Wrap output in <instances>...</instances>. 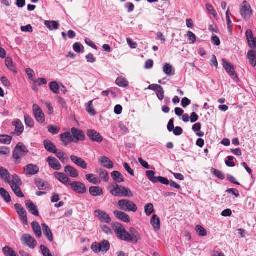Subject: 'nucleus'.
<instances>
[{
  "label": "nucleus",
  "instance_id": "2eb2a0df",
  "mask_svg": "<svg viewBox=\"0 0 256 256\" xmlns=\"http://www.w3.org/2000/svg\"><path fill=\"white\" fill-rule=\"evenodd\" d=\"M123 186L118 185L117 183L112 184L108 187L111 194L116 197L120 196L121 190Z\"/></svg>",
  "mask_w": 256,
  "mask_h": 256
},
{
  "label": "nucleus",
  "instance_id": "a18cd8bd",
  "mask_svg": "<svg viewBox=\"0 0 256 256\" xmlns=\"http://www.w3.org/2000/svg\"><path fill=\"white\" fill-rule=\"evenodd\" d=\"M47 128L48 132L53 135L58 134L60 130V128L56 125H50Z\"/></svg>",
  "mask_w": 256,
  "mask_h": 256
},
{
  "label": "nucleus",
  "instance_id": "e433bc0d",
  "mask_svg": "<svg viewBox=\"0 0 256 256\" xmlns=\"http://www.w3.org/2000/svg\"><path fill=\"white\" fill-rule=\"evenodd\" d=\"M20 186L18 184H12V186H11L10 187L12 190V191L14 192L15 194L18 198H24V194L22 193L20 188Z\"/></svg>",
  "mask_w": 256,
  "mask_h": 256
},
{
  "label": "nucleus",
  "instance_id": "09e8293b",
  "mask_svg": "<svg viewBox=\"0 0 256 256\" xmlns=\"http://www.w3.org/2000/svg\"><path fill=\"white\" fill-rule=\"evenodd\" d=\"M2 250L6 256H16L14 250L8 246L4 248Z\"/></svg>",
  "mask_w": 256,
  "mask_h": 256
},
{
  "label": "nucleus",
  "instance_id": "ddd939ff",
  "mask_svg": "<svg viewBox=\"0 0 256 256\" xmlns=\"http://www.w3.org/2000/svg\"><path fill=\"white\" fill-rule=\"evenodd\" d=\"M24 171L26 175L34 176L39 172L40 168L38 166L30 164L24 167Z\"/></svg>",
  "mask_w": 256,
  "mask_h": 256
},
{
  "label": "nucleus",
  "instance_id": "473e14b6",
  "mask_svg": "<svg viewBox=\"0 0 256 256\" xmlns=\"http://www.w3.org/2000/svg\"><path fill=\"white\" fill-rule=\"evenodd\" d=\"M32 226L36 236H37L38 238H40L42 236V234L41 228L38 222H32Z\"/></svg>",
  "mask_w": 256,
  "mask_h": 256
},
{
  "label": "nucleus",
  "instance_id": "ea45409f",
  "mask_svg": "<svg viewBox=\"0 0 256 256\" xmlns=\"http://www.w3.org/2000/svg\"><path fill=\"white\" fill-rule=\"evenodd\" d=\"M99 248L100 252H108L110 248V244L108 240H104L99 243Z\"/></svg>",
  "mask_w": 256,
  "mask_h": 256
},
{
  "label": "nucleus",
  "instance_id": "79ce46f5",
  "mask_svg": "<svg viewBox=\"0 0 256 256\" xmlns=\"http://www.w3.org/2000/svg\"><path fill=\"white\" fill-rule=\"evenodd\" d=\"M0 194L6 202H11V197L9 193L4 188H0Z\"/></svg>",
  "mask_w": 256,
  "mask_h": 256
},
{
  "label": "nucleus",
  "instance_id": "864d4df0",
  "mask_svg": "<svg viewBox=\"0 0 256 256\" xmlns=\"http://www.w3.org/2000/svg\"><path fill=\"white\" fill-rule=\"evenodd\" d=\"M212 172L218 178L223 180L225 178V176L222 172L219 170H216L214 168L212 169Z\"/></svg>",
  "mask_w": 256,
  "mask_h": 256
},
{
  "label": "nucleus",
  "instance_id": "5fc2aeb1",
  "mask_svg": "<svg viewBox=\"0 0 256 256\" xmlns=\"http://www.w3.org/2000/svg\"><path fill=\"white\" fill-rule=\"evenodd\" d=\"M164 72L168 76H172L174 73H172V67L170 64H166L163 68Z\"/></svg>",
  "mask_w": 256,
  "mask_h": 256
},
{
  "label": "nucleus",
  "instance_id": "20e7f679",
  "mask_svg": "<svg viewBox=\"0 0 256 256\" xmlns=\"http://www.w3.org/2000/svg\"><path fill=\"white\" fill-rule=\"evenodd\" d=\"M222 66L228 74L231 76L235 82H238V77L236 73L233 65L226 59H222Z\"/></svg>",
  "mask_w": 256,
  "mask_h": 256
},
{
  "label": "nucleus",
  "instance_id": "c03bdc74",
  "mask_svg": "<svg viewBox=\"0 0 256 256\" xmlns=\"http://www.w3.org/2000/svg\"><path fill=\"white\" fill-rule=\"evenodd\" d=\"M12 136L8 135L0 136V143L4 144H9L12 142Z\"/></svg>",
  "mask_w": 256,
  "mask_h": 256
},
{
  "label": "nucleus",
  "instance_id": "dca6fc26",
  "mask_svg": "<svg viewBox=\"0 0 256 256\" xmlns=\"http://www.w3.org/2000/svg\"><path fill=\"white\" fill-rule=\"evenodd\" d=\"M70 158L72 162L77 166L84 170H86L88 168L87 163L82 158H78V156L74 155L71 156Z\"/></svg>",
  "mask_w": 256,
  "mask_h": 256
},
{
  "label": "nucleus",
  "instance_id": "69168bd1",
  "mask_svg": "<svg viewBox=\"0 0 256 256\" xmlns=\"http://www.w3.org/2000/svg\"><path fill=\"white\" fill-rule=\"evenodd\" d=\"M124 190V194L123 197L131 198L133 197L134 194L132 191L128 188L123 186L122 189Z\"/></svg>",
  "mask_w": 256,
  "mask_h": 256
},
{
  "label": "nucleus",
  "instance_id": "72a5a7b5",
  "mask_svg": "<svg viewBox=\"0 0 256 256\" xmlns=\"http://www.w3.org/2000/svg\"><path fill=\"white\" fill-rule=\"evenodd\" d=\"M248 40V44L250 48H256V37H254L253 33H246Z\"/></svg>",
  "mask_w": 256,
  "mask_h": 256
},
{
  "label": "nucleus",
  "instance_id": "c756f323",
  "mask_svg": "<svg viewBox=\"0 0 256 256\" xmlns=\"http://www.w3.org/2000/svg\"><path fill=\"white\" fill-rule=\"evenodd\" d=\"M0 176L5 182L8 183L10 179V174L6 169L2 167L0 169Z\"/></svg>",
  "mask_w": 256,
  "mask_h": 256
},
{
  "label": "nucleus",
  "instance_id": "f704fd0d",
  "mask_svg": "<svg viewBox=\"0 0 256 256\" xmlns=\"http://www.w3.org/2000/svg\"><path fill=\"white\" fill-rule=\"evenodd\" d=\"M247 56L250 65L252 67H254L256 66V56L254 51L252 50L248 51Z\"/></svg>",
  "mask_w": 256,
  "mask_h": 256
},
{
  "label": "nucleus",
  "instance_id": "4d7b16f0",
  "mask_svg": "<svg viewBox=\"0 0 256 256\" xmlns=\"http://www.w3.org/2000/svg\"><path fill=\"white\" fill-rule=\"evenodd\" d=\"M86 109L90 114L92 116H94L96 114V112L94 108H93L92 100L88 102Z\"/></svg>",
  "mask_w": 256,
  "mask_h": 256
},
{
  "label": "nucleus",
  "instance_id": "37998d69",
  "mask_svg": "<svg viewBox=\"0 0 256 256\" xmlns=\"http://www.w3.org/2000/svg\"><path fill=\"white\" fill-rule=\"evenodd\" d=\"M99 175L104 182H108L110 176L108 172L106 170L100 169Z\"/></svg>",
  "mask_w": 256,
  "mask_h": 256
},
{
  "label": "nucleus",
  "instance_id": "393cba45",
  "mask_svg": "<svg viewBox=\"0 0 256 256\" xmlns=\"http://www.w3.org/2000/svg\"><path fill=\"white\" fill-rule=\"evenodd\" d=\"M12 124V125L16 127L15 132L17 134V136H18L21 134L24 130V127L22 122L20 120L17 119L14 121Z\"/></svg>",
  "mask_w": 256,
  "mask_h": 256
},
{
  "label": "nucleus",
  "instance_id": "f3484780",
  "mask_svg": "<svg viewBox=\"0 0 256 256\" xmlns=\"http://www.w3.org/2000/svg\"><path fill=\"white\" fill-rule=\"evenodd\" d=\"M55 177L62 183L66 186L70 185V180L66 175L62 172H55L54 174Z\"/></svg>",
  "mask_w": 256,
  "mask_h": 256
},
{
  "label": "nucleus",
  "instance_id": "0eeeda50",
  "mask_svg": "<svg viewBox=\"0 0 256 256\" xmlns=\"http://www.w3.org/2000/svg\"><path fill=\"white\" fill-rule=\"evenodd\" d=\"M72 189L78 194H84L86 192L85 184L80 182H74L70 184Z\"/></svg>",
  "mask_w": 256,
  "mask_h": 256
},
{
  "label": "nucleus",
  "instance_id": "2f4dec72",
  "mask_svg": "<svg viewBox=\"0 0 256 256\" xmlns=\"http://www.w3.org/2000/svg\"><path fill=\"white\" fill-rule=\"evenodd\" d=\"M44 24L50 30H56L60 26L58 22L54 20H46Z\"/></svg>",
  "mask_w": 256,
  "mask_h": 256
},
{
  "label": "nucleus",
  "instance_id": "7c9ffc66",
  "mask_svg": "<svg viewBox=\"0 0 256 256\" xmlns=\"http://www.w3.org/2000/svg\"><path fill=\"white\" fill-rule=\"evenodd\" d=\"M86 180L90 183L93 184L95 185H98L100 184V180L95 176V175L92 174H88L86 176Z\"/></svg>",
  "mask_w": 256,
  "mask_h": 256
},
{
  "label": "nucleus",
  "instance_id": "bb28decb",
  "mask_svg": "<svg viewBox=\"0 0 256 256\" xmlns=\"http://www.w3.org/2000/svg\"><path fill=\"white\" fill-rule=\"evenodd\" d=\"M64 172L72 178H76L78 176L77 170L70 165H68L64 168Z\"/></svg>",
  "mask_w": 256,
  "mask_h": 256
},
{
  "label": "nucleus",
  "instance_id": "13d9d810",
  "mask_svg": "<svg viewBox=\"0 0 256 256\" xmlns=\"http://www.w3.org/2000/svg\"><path fill=\"white\" fill-rule=\"evenodd\" d=\"M206 6L209 13L212 15L214 18H216L218 15L217 12L213 6L210 4H206Z\"/></svg>",
  "mask_w": 256,
  "mask_h": 256
},
{
  "label": "nucleus",
  "instance_id": "680f3d73",
  "mask_svg": "<svg viewBox=\"0 0 256 256\" xmlns=\"http://www.w3.org/2000/svg\"><path fill=\"white\" fill-rule=\"evenodd\" d=\"M234 158L232 156H228L227 157V160L226 161V164L228 166L234 167L235 166V163L233 161Z\"/></svg>",
  "mask_w": 256,
  "mask_h": 256
},
{
  "label": "nucleus",
  "instance_id": "0e129e2a",
  "mask_svg": "<svg viewBox=\"0 0 256 256\" xmlns=\"http://www.w3.org/2000/svg\"><path fill=\"white\" fill-rule=\"evenodd\" d=\"M186 36L188 38V40L190 44H194L196 41V36L194 33H188Z\"/></svg>",
  "mask_w": 256,
  "mask_h": 256
},
{
  "label": "nucleus",
  "instance_id": "6e6d98bb",
  "mask_svg": "<svg viewBox=\"0 0 256 256\" xmlns=\"http://www.w3.org/2000/svg\"><path fill=\"white\" fill-rule=\"evenodd\" d=\"M130 234L136 240V242H138V240L140 239V236L139 232L134 228H130Z\"/></svg>",
  "mask_w": 256,
  "mask_h": 256
},
{
  "label": "nucleus",
  "instance_id": "aec40b11",
  "mask_svg": "<svg viewBox=\"0 0 256 256\" xmlns=\"http://www.w3.org/2000/svg\"><path fill=\"white\" fill-rule=\"evenodd\" d=\"M60 138L65 146L72 142H73L74 138L70 132H66L60 134Z\"/></svg>",
  "mask_w": 256,
  "mask_h": 256
},
{
  "label": "nucleus",
  "instance_id": "6e6552de",
  "mask_svg": "<svg viewBox=\"0 0 256 256\" xmlns=\"http://www.w3.org/2000/svg\"><path fill=\"white\" fill-rule=\"evenodd\" d=\"M16 210L20 217L21 220L24 224H28L27 212L22 206L19 204H14Z\"/></svg>",
  "mask_w": 256,
  "mask_h": 256
},
{
  "label": "nucleus",
  "instance_id": "338daca9",
  "mask_svg": "<svg viewBox=\"0 0 256 256\" xmlns=\"http://www.w3.org/2000/svg\"><path fill=\"white\" fill-rule=\"evenodd\" d=\"M226 192L228 194H232V195L234 196L236 198H238L240 196L239 192L238 190L236 188H228V189Z\"/></svg>",
  "mask_w": 256,
  "mask_h": 256
},
{
  "label": "nucleus",
  "instance_id": "603ef678",
  "mask_svg": "<svg viewBox=\"0 0 256 256\" xmlns=\"http://www.w3.org/2000/svg\"><path fill=\"white\" fill-rule=\"evenodd\" d=\"M196 230L200 236H204L207 234L206 230L201 226L197 225L196 227Z\"/></svg>",
  "mask_w": 256,
  "mask_h": 256
},
{
  "label": "nucleus",
  "instance_id": "a211bd4d",
  "mask_svg": "<svg viewBox=\"0 0 256 256\" xmlns=\"http://www.w3.org/2000/svg\"><path fill=\"white\" fill-rule=\"evenodd\" d=\"M46 161L50 167L52 169L58 170L62 168L60 162L56 158L52 156H49L47 158Z\"/></svg>",
  "mask_w": 256,
  "mask_h": 256
},
{
  "label": "nucleus",
  "instance_id": "3c124183",
  "mask_svg": "<svg viewBox=\"0 0 256 256\" xmlns=\"http://www.w3.org/2000/svg\"><path fill=\"white\" fill-rule=\"evenodd\" d=\"M146 214L147 216H150L154 212V208L152 204L149 203L144 206Z\"/></svg>",
  "mask_w": 256,
  "mask_h": 256
},
{
  "label": "nucleus",
  "instance_id": "de8ad7c7",
  "mask_svg": "<svg viewBox=\"0 0 256 256\" xmlns=\"http://www.w3.org/2000/svg\"><path fill=\"white\" fill-rule=\"evenodd\" d=\"M24 118L26 124L30 128H33L34 125V120L27 114H24Z\"/></svg>",
  "mask_w": 256,
  "mask_h": 256
},
{
  "label": "nucleus",
  "instance_id": "052dcab7",
  "mask_svg": "<svg viewBox=\"0 0 256 256\" xmlns=\"http://www.w3.org/2000/svg\"><path fill=\"white\" fill-rule=\"evenodd\" d=\"M158 182L164 185H168L170 183V181L167 178L162 177L160 176H158V178H156V183H157Z\"/></svg>",
  "mask_w": 256,
  "mask_h": 256
},
{
  "label": "nucleus",
  "instance_id": "4c0bfd02",
  "mask_svg": "<svg viewBox=\"0 0 256 256\" xmlns=\"http://www.w3.org/2000/svg\"><path fill=\"white\" fill-rule=\"evenodd\" d=\"M6 65L10 71L14 73H17V70L15 66L14 65L12 58L8 57L5 60Z\"/></svg>",
  "mask_w": 256,
  "mask_h": 256
},
{
  "label": "nucleus",
  "instance_id": "39448f33",
  "mask_svg": "<svg viewBox=\"0 0 256 256\" xmlns=\"http://www.w3.org/2000/svg\"><path fill=\"white\" fill-rule=\"evenodd\" d=\"M33 114L36 120L40 124H42L45 122V115L40 106L34 104L32 107Z\"/></svg>",
  "mask_w": 256,
  "mask_h": 256
},
{
  "label": "nucleus",
  "instance_id": "f8f14e48",
  "mask_svg": "<svg viewBox=\"0 0 256 256\" xmlns=\"http://www.w3.org/2000/svg\"><path fill=\"white\" fill-rule=\"evenodd\" d=\"M34 181L35 184L40 190H50L52 189L51 186L48 182L40 178H36Z\"/></svg>",
  "mask_w": 256,
  "mask_h": 256
},
{
  "label": "nucleus",
  "instance_id": "1a4fd4ad",
  "mask_svg": "<svg viewBox=\"0 0 256 256\" xmlns=\"http://www.w3.org/2000/svg\"><path fill=\"white\" fill-rule=\"evenodd\" d=\"M72 136L73 137V142L76 143L79 141H83L85 138V135L83 132L76 128H72L71 129Z\"/></svg>",
  "mask_w": 256,
  "mask_h": 256
},
{
  "label": "nucleus",
  "instance_id": "f257e3e1",
  "mask_svg": "<svg viewBox=\"0 0 256 256\" xmlns=\"http://www.w3.org/2000/svg\"><path fill=\"white\" fill-rule=\"evenodd\" d=\"M113 226L117 236L120 239L134 244L138 242H136L132 236L125 230L122 224L116 222L114 224Z\"/></svg>",
  "mask_w": 256,
  "mask_h": 256
},
{
  "label": "nucleus",
  "instance_id": "8fccbe9b",
  "mask_svg": "<svg viewBox=\"0 0 256 256\" xmlns=\"http://www.w3.org/2000/svg\"><path fill=\"white\" fill-rule=\"evenodd\" d=\"M154 174L155 172L153 170H148L146 172V176L148 179L152 182L156 184V181L158 176H155Z\"/></svg>",
  "mask_w": 256,
  "mask_h": 256
},
{
  "label": "nucleus",
  "instance_id": "a19ab883",
  "mask_svg": "<svg viewBox=\"0 0 256 256\" xmlns=\"http://www.w3.org/2000/svg\"><path fill=\"white\" fill-rule=\"evenodd\" d=\"M8 184H10V186H12L13 184H14L22 186V182L18 176L17 174H14L12 176V180H10Z\"/></svg>",
  "mask_w": 256,
  "mask_h": 256
},
{
  "label": "nucleus",
  "instance_id": "4468645a",
  "mask_svg": "<svg viewBox=\"0 0 256 256\" xmlns=\"http://www.w3.org/2000/svg\"><path fill=\"white\" fill-rule=\"evenodd\" d=\"M87 135L90 139L93 142H100L103 140V138L99 132L94 130H87Z\"/></svg>",
  "mask_w": 256,
  "mask_h": 256
},
{
  "label": "nucleus",
  "instance_id": "cd10ccee",
  "mask_svg": "<svg viewBox=\"0 0 256 256\" xmlns=\"http://www.w3.org/2000/svg\"><path fill=\"white\" fill-rule=\"evenodd\" d=\"M42 226L44 234L47 237L50 242H52L54 240L53 236L49 227L46 224H42Z\"/></svg>",
  "mask_w": 256,
  "mask_h": 256
},
{
  "label": "nucleus",
  "instance_id": "c85d7f7f",
  "mask_svg": "<svg viewBox=\"0 0 256 256\" xmlns=\"http://www.w3.org/2000/svg\"><path fill=\"white\" fill-rule=\"evenodd\" d=\"M111 176L113 180L116 182H124V179L122 174L118 171H114L111 174Z\"/></svg>",
  "mask_w": 256,
  "mask_h": 256
},
{
  "label": "nucleus",
  "instance_id": "4be33fe9",
  "mask_svg": "<svg viewBox=\"0 0 256 256\" xmlns=\"http://www.w3.org/2000/svg\"><path fill=\"white\" fill-rule=\"evenodd\" d=\"M26 205L28 210L34 216H38L39 212L37 206L30 200H26Z\"/></svg>",
  "mask_w": 256,
  "mask_h": 256
},
{
  "label": "nucleus",
  "instance_id": "5701e85b",
  "mask_svg": "<svg viewBox=\"0 0 256 256\" xmlns=\"http://www.w3.org/2000/svg\"><path fill=\"white\" fill-rule=\"evenodd\" d=\"M114 214L117 218L124 222H129L130 221L129 216L123 212L114 210Z\"/></svg>",
  "mask_w": 256,
  "mask_h": 256
},
{
  "label": "nucleus",
  "instance_id": "7ed1b4c3",
  "mask_svg": "<svg viewBox=\"0 0 256 256\" xmlns=\"http://www.w3.org/2000/svg\"><path fill=\"white\" fill-rule=\"evenodd\" d=\"M118 206L120 210L124 212H136L138 210L136 205L134 202L128 200H120L118 202Z\"/></svg>",
  "mask_w": 256,
  "mask_h": 256
},
{
  "label": "nucleus",
  "instance_id": "9b49d317",
  "mask_svg": "<svg viewBox=\"0 0 256 256\" xmlns=\"http://www.w3.org/2000/svg\"><path fill=\"white\" fill-rule=\"evenodd\" d=\"M240 14L244 19L250 18L252 14V10L250 6L246 1L242 2V8L240 10Z\"/></svg>",
  "mask_w": 256,
  "mask_h": 256
},
{
  "label": "nucleus",
  "instance_id": "49530a36",
  "mask_svg": "<svg viewBox=\"0 0 256 256\" xmlns=\"http://www.w3.org/2000/svg\"><path fill=\"white\" fill-rule=\"evenodd\" d=\"M49 86L50 90L54 94H58L60 93V87L56 82H52L50 83Z\"/></svg>",
  "mask_w": 256,
  "mask_h": 256
},
{
  "label": "nucleus",
  "instance_id": "774afa93",
  "mask_svg": "<svg viewBox=\"0 0 256 256\" xmlns=\"http://www.w3.org/2000/svg\"><path fill=\"white\" fill-rule=\"evenodd\" d=\"M82 48H84V47L80 43L76 42V43H75L73 45V49L76 52H84L82 51Z\"/></svg>",
  "mask_w": 256,
  "mask_h": 256
},
{
  "label": "nucleus",
  "instance_id": "f03ea898",
  "mask_svg": "<svg viewBox=\"0 0 256 256\" xmlns=\"http://www.w3.org/2000/svg\"><path fill=\"white\" fill-rule=\"evenodd\" d=\"M29 150L22 143L18 142L12 152V157L14 159L15 164H20V159L26 156Z\"/></svg>",
  "mask_w": 256,
  "mask_h": 256
},
{
  "label": "nucleus",
  "instance_id": "6ab92c4d",
  "mask_svg": "<svg viewBox=\"0 0 256 256\" xmlns=\"http://www.w3.org/2000/svg\"><path fill=\"white\" fill-rule=\"evenodd\" d=\"M98 161L102 166L108 169H111L114 167L113 162L106 156L100 157L98 158Z\"/></svg>",
  "mask_w": 256,
  "mask_h": 256
},
{
  "label": "nucleus",
  "instance_id": "a878e982",
  "mask_svg": "<svg viewBox=\"0 0 256 256\" xmlns=\"http://www.w3.org/2000/svg\"><path fill=\"white\" fill-rule=\"evenodd\" d=\"M90 194L92 196H98L104 194L103 190L100 186H91L89 189Z\"/></svg>",
  "mask_w": 256,
  "mask_h": 256
},
{
  "label": "nucleus",
  "instance_id": "bf43d9fd",
  "mask_svg": "<svg viewBox=\"0 0 256 256\" xmlns=\"http://www.w3.org/2000/svg\"><path fill=\"white\" fill-rule=\"evenodd\" d=\"M40 248L44 256H52L50 250L44 245H41Z\"/></svg>",
  "mask_w": 256,
  "mask_h": 256
},
{
  "label": "nucleus",
  "instance_id": "412c9836",
  "mask_svg": "<svg viewBox=\"0 0 256 256\" xmlns=\"http://www.w3.org/2000/svg\"><path fill=\"white\" fill-rule=\"evenodd\" d=\"M43 143L45 149L48 152L52 154L56 153V147L50 140H45Z\"/></svg>",
  "mask_w": 256,
  "mask_h": 256
},
{
  "label": "nucleus",
  "instance_id": "9d476101",
  "mask_svg": "<svg viewBox=\"0 0 256 256\" xmlns=\"http://www.w3.org/2000/svg\"><path fill=\"white\" fill-rule=\"evenodd\" d=\"M94 214L102 222L109 224L112 221L109 214L104 211L97 210L94 212Z\"/></svg>",
  "mask_w": 256,
  "mask_h": 256
},
{
  "label": "nucleus",
  "instance_id": "423d86ee",
  "mask_svg": "<svg viewBox=\"0 0 256 256\" xmlns=\"http://www.w3.org/2000/svg\"><path fill=\"white\" fill-rule=\"evenodd\" d=\"M20 240L22 244L32 249L34 248L37 244V242L34 238L29 234H23Z\"/></svg>",
  "mask_w": 256,
  "mask_h": 256
},
{
  "label": "nucleus",
  "instance_id": "58836bf2",
  "mask_svg": "<svg viewBox=\"0 0 256 256\" xmlns=\"http://www.w3.org/2000/svg\"><path fill=\"white\" fill-rule=\"evenodd\" d=\"M116 84L122 88H125L128 86V82L124 77H118L116 80Z\"/></svg>",
  "mask_w": 256,
  "mask_h": 256
},
{
  "label": "nucleus",
  "instance_id": "c9c22d12",
  "mask_svg": "<svg viewBox=\"0 0 256 256\" xmlns=\"http://www.w3.org/2000/svg\"><path fill=\"white\" fill-rule=\"evenodd\" d=\"M56 154V157L63 163H66L68 162V158L66 156V153L64 152L58 150H56V153H54Z\"/></svg>",
  "mask_w": 256,
  "mask_h": 256
},
{
  "label": "nucleus",
  "instance_id": "b1692460",
  "mask_svg": "<svg viewBox=\"0 0 256 256\" xmlns=\"http://www.w3.org/2000/svg\"><path fill=\"white\" fill-rule=\"evenodd\" d=\"M150 223L155 231H158L160 228V218L156 214L152 216Z\"/></svg>",
  "mask_w": 256,
  "mask_h": 256
},
{
  "label": "nucleus",
  "instance_id": "e2e57ef3",
  "mask_svg": "<svg viewBox=\"0 0 256 256\" xmlns=\"http://www.w3.org/2000/svg\"><path fill=\"white\" fill-rule=\"evenodd\" d=\"M156 94L158 98L162 100L164 98V90L162 86L161 88H159L156 92Z\"/></svg>",
  "mask_w": 256,
  "mask_h": 256
}]
</instances>
